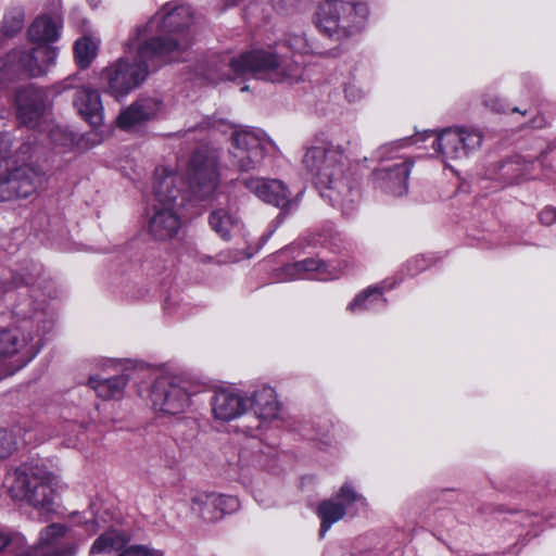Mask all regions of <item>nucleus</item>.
Here are the masks:
<instances>
[{"label":"nucleus","instance_id":"1a4fd4ad","mask_svg":"<svg viewBox=\"0 0 556 556\" xmlns=\"http://www.w3.org/2000/svg\"><path fill=\"white\" fill-rule=\"evenodd\" d=\"M481 144V136L473 131L450 128L439 134L433 148L444 163L463 159L469 150Z\"/></svg>","mask_w":556,"mask_h":556},{"label":"nucleus","instance_id":"ea45409f","mask_svg":"<svg viewBox=\"0 0 556 556\" xmlns=\"http://www.w3.org/2000/svg\"><path fill=\"white\" fill-rule=\"evenodd\" d=\"M86 526H87V530L90 534H94L98 529H99V525L97 521L92 520V521H87L86 522Z\"/></svg>","mask_w":556,"mask_h":556},{"label":"nucleus","instance_id":"e433bc0d","mask_svg":"<svg viewBox=\"0 0 556 556\" xmlns=\"http://www.w3.org/2000/svg\"><path fill=\"white\" fill-rule=\"evenodd\" d=\"M344 91H345V97L351 102H355L364 96L363 89L355 84H349L345 87Z\"/></svg>","mask_w":556,"mask_h":556},{"label":"nucleus","instance_id":"a19ab883","mask_svg":"<svg viewBox=\"0 0 556 556\" xmlns=\"http://www.w3.org/2000/svg\"><path fill=\"white\" fill-rule=\"evenodd\" d=\"M8 544V538L5 534H3L2 532H0V551L2 548H4Z\"/></svg>","mask_w":556,"mask_h":556},{"label":"nucleus","instance_id":"f704fd0d","mask_svg":"<svg viewBox=\"0 0 556 556\" xmlns=\"http://www.w3.org/2000/svg\"><path fill=\"white\" fill-rule=\"evenodd\" d=\"M294 267L300 271H319L324 267V264L319 261L306 260L296 263Z\"/></svg>","mask_w":556,"mask_h":556},{"label":"nucleus","instance_id":"7c9ffc66","mask_svg":"<svg viewBox=\"0 0 556 556\" xmlns=\"http://www.w3.org/2000/svg\"><path fill=\"white\" fill-rule=\"evenodd\" d=\"M24 18L23 14L17 12L14 14L7 15L3 23V30L8 35H14L20 31L23 27Z\"/></svg>","mask_w":556,"mask_h":556},{"label":"nucleus","instance_id":"4be33fe9","mask_svg":"<svg viewBox=\"0 0 556 556\" xmlns=\"http://www.w3.org/2000/svg\"><path fill=\"white\" fill-rule=\"evenodd\" d=\"M58 35V23L48 16L38 17L28 29L29 39L36 45H48V42L55 40Z\"/></svg>","mask_w":556,"mask_h":556},{"label":"nucleus","instance_id":"39448f33","mask_svg":"<svg viewBox=\"0 0 556 556\" xmlns=\"http://www.w3.org/2000/svg\"><path fill=\"white\" fill-rule=\"evenodd\" d=\"M154 56L149 51L146 54L140 53L139 48L136 55H125L110 63L100 74L105 91L116 99L127 96L146 79V62Z\"/></svg>","mask_w":556,"mask_h":556},{"label":"nucleus","instance_id":"c9c22d12","mask_svg":"<svg viewBox=\"0 0 556 556\" xmlns=\"http://www.w3.org/2000/svg\"><path fill=\"white\" fill-rule=\"evenodd\" d=\"M540 222L545 226H551L556 223V208L545 207L540 212Z\"/></svg>","mask_w":556,"mask_h":556},{"label":"nucleus","instance_id":"f8f14e48","mask_svg":"<svg viewBox=\"0 0 556 556\" xmlns=\"http://www.w3.org/2000/svg\"><path fill=\"white\" fill-rule=\"evenodd\" d=\"M230 155L233 163L242 170H248L258 164L263 159L261 139L250 131H239L232 137Z\"/></svg>","mask_w":556,"mask_h":556},{"label":"nucleus","instance_id":"c03bdc74","mask_svg":"<svg viewBox=\"0 0 556 556\" xmlns=\"http://www.w3.org/2000/svg\"><path fill=\"white\" fill-rule=\"evenodd\" d=\"M513 112H519V113H521V114H523V115L526 114V112H521V111H519V109H518V108H514V109H513Z\"/></svg>","mask_w":556,"mask_h":556},{"label":"nucleus","instance_id":"6e6552de","mask_svg":"<svg viewBox=\"0 0 556 556\" xmlns=\"http://www.w3.org/2000/svg\"><path fill=\"white\" fill-rule=\"evenodd\" d=\"M187 179L190 190L200 199L215 190L218 182V153L215 148L202 146L192 153Z\"/></svg>","mask_w":556,"mask_h":556},{"label":"nucleus","instance_id":"37998d69","mask_svg":"<svg viewBox=\"0 0 556 556\" xmlns=\"http://www.w3.org/2000/svg\"><path fill=\"white\" fill-rule=\"evenodd\" d=\"M282 4H291L292 3V0H281Z\"/></svg>","mask_w":556,"mask_h":556},{"label":"nucleus","instance_id":"a878e982","mask_svg":"<svg viewBox=\"0 0 556 556\" xmlns=\"http://www.w3.org/2000/svg\"><path fill=\"white\" fill-rule=\"evenodd\" d=\"M333 497L337 502L345 506V515L349 511H351L352 515H355V507L364 509L368 507L367 498L349 482L342 484Z\"/></svg>","mask_w":556,"mask_h":556},{"label":"nucleus","instance_id":"f03ea898","mask_svg":"<svg viewBox=\"0 0 556 556\" xmlns=\"http://www.w3.org/2000/svg\"><path fill=\"white\" fill-rule=\"evenodd\" d=\"M192 20L187 5L165 4L147 24L144 33L156 35L140 46V53L154 54L169 61L177 60L190 46V37L185 30Z\"/></svg>","mask_w":556,"mask_h":556},{"label":"nucleus","instance_id":"a18cd8bd","mask_svg":"<svg viewBox=\"0 0 556 556\" xmlns=\"http://www.w3.org/2000/svg\"><path fill=\"white\" fill-rule=\"evenodd\" d=\"M27 359H23L20 364H18V367H21L23 364H25Z\"/></svg>","mask_w":556,"mask_h":556},{"label":"nucleus","instance_id":"bb28decb","mask_svg":"<svg viewBox=\"0 0 556 556\" xmlns=\"http://www.w3.org/2000/svg\"><path fill=\"white\" fill-rule=\"evenodd\" d=\"M318 516L321 519V533L345 516V506L337 502L334 497L324 501L318 507Z\"/></svg>","mask_w":556,"mask_h":556},{"label":"nucleus","instance_id":"f257e3e1","mask_svg":"<svg viewBox=\"0 0 556 556\" xmlns=\"http://www.w3.org/2000/svg\"><path fill=\"white\" fill-rule=\"evenodd\" d=\"M188 200L186 184L174 169L160 166L155 169L153 206L149 232L156 240H169L181 228V208Z\"/></svg>","mask_w":556,"mask_h":556},{"label":"nucleus","instance_id":"9b49d317","mask_svg":"<svg viewBox=\"0 0 556 556\" xmlns=\"http://www.w3.org/2000/svg\"><path fill=\"white\" fill-rule=\"evenodd\" d=\"M47 91L35 87L22 89L16 94L17 116L20 121L33 126L40 121L49 108Z\"/></svg>","mask_w":556,"mask_h":556},{"label":"nucleus","instance_id":"c85d7f7f","mask_svg":"<svg viewBox=\"0 0 556 556\" xmlns=\"http://www.w3.org/2000/svg\"><path fill=\"white\" fill-rule=\"evenodd\" d=\"M210 223L216 232L220 233L223 238H227L237 220L228 212L218 210L212 214Z\"/></svg>","mask_w":556,"mask_h":556},{"label":"nucleus","instance_id":"0eeeda50","mask_svg":"<svg viewBox=\"0 0 556 556\" xmlns=\"http://www.w3.org/2000/svg\"><path fill=\"white\" fill-rule=\"evenodd\" d=\"M200 392V383L187 376L166 372L160 376L151 389V402L156 410L176 415L191 404L192 395Z\"/></svg>","mask_w":556,"mask_h":556},{"label":"nucleus","instance_id":"b1692460","mask_svg":"<svg viewBox=\"0 0 556 556\" xmlns=\"http://www.w3.org/2000/svg\"><path fill=\"white\" fill-rule=\"evenodd\" d=\"M126 543L127 539L124 534L116 530H110L101 534L93 542L89 553L91 556L112 554L124 548Z\"/></svg>","mask_w":556,"mask_h":556},{"label":"nucleus","instance_id":"f3484780","mask_svg":"<svg viewBox=\"0 0 556 556\" xmlns=\"http://www.w3.org/2000/svg\"><path fill=\"white\" fill-rule=\"evenodd\" d=\"M255 415L263 420H274L280 416L282 404L275 389L264 386L257 389L251 399Z\"/></svg>","mask_w":556,"mask_h":556},{"label":"nucleus","instance_id":"aec40b11","mask_svg":"<svg viewBox=\"0 0 556 556\" xmlns=\"http://www.w3.org/2000/svg\"><path fill=\"white\" fill-rule=\"evenodd\" d=\"M247 186L265 202L276 206H285L288 203V191L280 180L252 179Z\"/></svg>","mask_w":556,"mask_h":556},{"label":"nucleus","instance_id":"20e7f679","mask_svg":"<svg viewBox=\"0 0 556 556\" xmlns=\"http://www.w3.org/2000/svg\"><path fill=\"white\" fill-rule=\"evenodd\" d=\"M4 488L13 501L26 502L48 517L58 511L65 485L50 472L24 466L5 476Z\"/></svg>","mask_w":556,"mask_h":556},{"label":"nucleus","instance_id":"423d86ee","mask_svg":"<svg viewBox=\"0 0 556 556\" xmlns=\"http://www.w3.org/2000/svg\"><path fill=\"white\" fill-rule=\"evenodd\" d=\"M366 15L367 8L363 4L325 0L317 9L316 25L326 36L341 40L357 30Z\"/></svg>","mask_w":556,"mask_h":556},{"label":"nucleus","instance_id":"72a5a7b5","mask_svg":"<svg viewBox=\"0 0 556 556\" xmlns=\"http://www.w3.org/2000/svg\"><path fill=\"white\" fill-rule=\"evenodd\" d=\"M288 46L299 52V53H303V52H306L307 49H308V42H307V39L306 37L304 36V34H294V35H291L288 40Z\"/></svg>","mask_w":556,"mask_h":556},{"label":"nucleus","instance_id":"c756f323","mask_svg":"<svg viewBox=\"0 0 556 556\" xmlns=\"http://www.w3.org/2000/svg\"><path fill=\"white\" fill-rule=\"evenodd\" d=\"M212 504H215L218 513L222 514V518L227 514L237 511L240 507V502L236 496L215 494L213 493Z\"/></svg>","mask_w":556,"mask_h":556},{"label":"nucleus","instance_id":"4468645a","mask_svg":"<svg viewBox=\"0 0 556 556\" xmlns=\"http://www.w3.org/2000/svg\"><path fill=\"white\" fill-rule=\"evenodd\" d=\"M73 104L78 114L92 127L97 128L103 124V105L97 89L88 86L76 88Z\"/></svg>","mask_w":556,"mask_h":556},{"label":"nucleus","instance_id":"49530a36","mask_svg":"<svg viewBox=\"0 0 556 556\" xmlns=\"http://www.w3.org/2000/svg\"><path fill=\"white\" fill-rule=\"evenodd\" d=\"M249 441H256L255 438H249Z\"/></svg>","mask_w":556,"mask_h":556},{"label":"nucleus","instance_id":"4c0bfd02","mask_svg":"<svg viewBox=\"0 0 556 556\" xmlns=\"http://www.w3.org/2000/svg\"><path fill=\"white\" fill-rule=\"evenodd\" d=\"M484 105L496 113H504L506 111L504 103L494 96L486 97L484 99Z\"/></svg>","mask_w":556,"mask_h":556},{"label":"nucleus","instance_id":"9d476101","mask_svg":"<svg viewBox=\"0 0 556 556\" xmlns=\"http://www.w3.org/2000/svg\"><path fill=\"white\" fill-rule=\"evenodd\" d=\"M303 163L306 169L324 185H331L342 174L339 154L336 151H326L321 148L309 149Z\"/></svg>","mask_w":556,"mask_h":556},{"label":"nucleus","instance_id":"ddd939ff","mask_svg":"<svg viewBox=\"0 0 556 556\" xmlns=\"http://www.w3.org/2000/svg\"><path fill=\"white\" fill-rule=\"evenodd\" d=\"M55 55V50L52 47L39 43L28 50L14 52L10 58L17 60L21 70L29 76L39 77L49 71Z\"/></svg>","mask_w":556,"mask_h":556},{"label":"nucleus","instance_id":"79ce46f5","mask_svg":"<svg viewBox=\"0 0 556 556\" xmlns=\"http://www.w3.org/2000/svg\"><path fill=\"white\" fill-rule=\"evenodd\" d=\"M256 445L254 444H247V445H243L242 448H255Z\"/></svg>","mask_w":556,"mask_h":556},{"label":"nucleus","instance_id":"412c9836","mask_svg":"<svg viewBox=\"0 0 556 556\" xmlns=\"http://www.w3.org/2000/svg\"><path fill=\"white\" fill-rule=\"evenodd\" d=\"M127 381V377L124 375L111 378L91 376L88 380V386L96 391L99 397L112 400L122 396Z\"/></svg>","mask_w":556,"mask_h":556},{"label":"nucleus","instance_id":"7ed1b4c3","mask_svg":"<svg viewBox=\"0 0 556 556\" xmlns=\"http://www.w3.org/2000/svg\"><path fill=\"white\" fill-rule=\"evenodd\" d=\"M31 147L14 142L8 135H0V198L24 199L36 192L42 181L41 174L27 164Z\"/></svg>","mask_w":556,"mask_h":556},{"label":"nucleus","instance_id":"2f4dec72","mask_svg":"<svg viewBox=\"0 0 556 556\" xmlns=\"http://www.w3.org/2000/svg\"><path fill=\"white\" fill-rule=\"evenodd\" d=\"M118 556H163V554L144 545H132L123 549Z\"/></svg>","mask_w":556,"mask_h":556},{"label":"nucleus","instance_id":"5701e85b","mask_svg":"<svg viewBox=\"0 0 556 556\" xmlns=\"http://www.w3.org/2000/svg\"><path fill=\"white\" fill-rule=\"evenodd\" d=\"M26 338L17 329L0 330V361L21 353L26 348Z\"/></svg>","mask_w":556,"mask_h":556},{"label":"nucleus","instance_id":"dca6fc26","mask_svg":"<svg viewBox=\"0 0 556 556\" xmlns=\"http://www.w3.org/2000/svg\"><path fill=\"white\" fill-rule=\"evenodd\" d=\"M245 409V399L227 390L216 392L212 401L214 417L223 421H229L241 416Z\"/></svg>","mask_w":556,"mask_h":556},{"label":"nucleus","instance_id":"393cba45","mask_svg":"<svg viewBox=\"0 0 556 556\" xmlns=\"http://www.w3.org/2000/svg\"><path fill=\"white\" fill-rule=\"evenodd\" d=\"M213 493H197L191 498V510L204 522L214 523L222 520L215 504H212Z\"/></svg>","mask_w":556,"mask_h":556},{"label":"nucleus","instance_id":"a211bd4d","mask_svg":"<svg viewBox=\"0 0 556 556\" xmlns=\"http://www.w3.org/2000/svg\"><path fill=\"white\" fill-rule=\"evenodd\" d=\"M159 110L160 104L157 101L152 99L140 100L128 106L119 114L117 125L122 129H130L131 127L154 117Z\"/></svg>","mask_w":556,"mask_h":556},{"label":"nucleus","instance_id":"473e14b6","mask_svg":"<svg viewBox=\"0 0 556 556\" xmlns=\"http://www.w3.org/2000/svg\"><path fill=\"white\" fill-rule=\"evenodd\" d=\"M281 78H285L291 83L299 81L303 77V68L299 63L290 64L285 66L279 73ZM278 74H275L274 78H277Z\"/></svg>","mask_w":556,"mask_h":556},{"label":"nucleus","instance_id":"2eb2a0df","mask_svg":"<svg viewBox=\"0 0 556 556\" xmlns=\"http://www.w3.org/2000/svg\"><path fill=\"white\" fill-rule=\"evenodd\" d=\"M229 65L236 75L268 73L281 66L275 54L264 51L240 54L233 58Z\"/></svg>","mask_w":556,"mask_h":556},{"label":"nucleus","instance_id":"6ab92c4d","mask_svg":"<svg viewBox=\"0 0 556 556\" xmlns=\"http://www.w3.org/2000/svg\"><path fill=\"white\" fill-rule=\"evenodd\" d=\"M409 174V163H401L393 168H380L375 172L376 179L397 197L406 193Z\"/></svg>","mask_w":556,"mask_h":556},{"label":"nucleus","instance_id":"cd10ccee","mask_svg":"<svg viewBox=\"0 0 556 556\" xmlns=\"http://www.w3.org/2000/svg\"><path fill=\"white\" fill-rule=\"evenodd\" d=\"M74 51L77 64L86 68L97 56L98 45L90 37H83L76 41Z\"/></svg>","mask_w":556,"mask_h":556},{"label":"nucleus","instance_id":"58836bf2","mask_svg":"<svg viewBox=\"0 0 556 556\" xmlns=\"http://www.w3.org/2000/svg\"><path fill=\"white\" fill-rule=\"evenodd\" d=\"M374 292H377L376 289H367L366 291H364L363 293H361L359 295H357L354 301L350 304V309L351 311H355L357 307H361L362 304L364 303V301L370 295L372 294Z\"/></svg>","mask_w":556,"mask_h":556}]
</instances>
